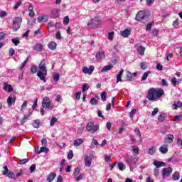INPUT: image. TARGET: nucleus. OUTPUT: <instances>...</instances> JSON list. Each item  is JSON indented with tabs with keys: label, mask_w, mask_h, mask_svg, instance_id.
Listing matches in <instances>:
<instances>
[{
	"label": "nucleus",
	"mask_w": 182,
	"mask_h": 182,
	"mask_svg": "<svg viewBox=\"0 0 182 182\" xmlns=\"http://www.w3.org/2000/svg\"><path fill=\"white\" fill-rule=\"evenodd\" d=\"M60 77V75H59V73H55L53 75V80L55 81V82H58L59 80Z\"/></svg>",
	"instance_id": "3c124183"
},
{
	"label": "nucleus",
	"mask_w": 182,
	"mask_h": 182,
	"mask_svg": "<svg viewBox=\"0 0 182 182\" xmlns=\"http://www.w3.org/2000/svg\"><path fill=\"white\" fill-rule=\"evenodd\" d=\"M11 42H13L15 46H18L21 43V41L18 38H12Z\"/></svg>",
	"instance_id": "c03bdc74"
},
{
	"label": "nucleus",
	"mask_w": 182,
	"mask_h": 182,
	"mask_svg": "<svg viewBox=\"0 0 182 182\" xmlns=\"http://www.w3.org/2000/svg\"><path fill=\"white\" fill-rule=\"evenodd\" d=\"M150 73H151V72H150V71H147V72L144 73L141 78V80H142V81L146 80V79H147V77H149V75H150Z\"/></svg>",
	"instance_id": "2f4dec72"
},
{
	"label": "nucleus",
	"mask_w": 182,
	"mask_h": 182,
	"mask_svg": "<svg viewBox=\"0 0 182 182\" xmlns=\"http://www.w3.org/2000/svg\"><path fill=\"white\" fill-rule=\"evenodd\" d=\"M48 151H49V149L46 148V146H42L38 153L41 154V153H48Z\"/></svg>",
	"instance_id": "72a5a7b5"
},
{
	"label": "nucleus",
	"mask_w": 182,
	"mask_h": 182,
	"mask_svg": "<svg viewBox=\"0 0 182 182\" xmlns=\"http://www.w3.org/2000/svg\"><path fill=\"white\" fill-rule=\"evenodd\" d=\"M31 72L33 74L36 73L38 72V66L32 65L31 68Z\"/></svg>",
	"instance_id": "ea45409f"
},
{
	"label": "nucleus",
	"mask_w": 182,
	"mask_h": 182,
	"mask_svg": "<svg viewBox=\"0 0 182 182\" xmlns=\"http://www.w3.org/2000/svg\"><path fill=\"white\" fill-rule=\"evenodd\" d=\"M171 84L173 85V87H176L177 86V83H178V82L177 81V78L176 77H173L171 80Z\"/></svg>",
	"instance_id": "a19ab883"
},
{
	"label": "nucleus",
	"mask_w": 182,
	"mask_h": 182,
	"mask_svg": "<svg viewBox=\"0 0 182 182\" xmlns=\"http://www.w3.org/2000/svg\"><path fill=\"white\" fill-rule=\"evenodd\" d=\"M102 23V21L99 18L95 17L94 19H91L90 21L87 23L88 26H93V27H97Z\"/></svg>",
	"instance_id": "6e6552de"
},
{
	"label": "nucleus",
	"mask_w": 182,
	"mask_h": 182,
	"mask_svg": "<svg viewBox=\"0 0 182 182\" xmlns=\"http://www.w3.org/2000/svg\"><path fill=\"white\" fill-rule=\"evenodd\" d=\"M124 72V70H121L119 74L117 75V83H119V82H122V76H123Z\"/></svg>",
	"instance_id": "5701e85b"
},
{
	"label": "nucleus",
	"mask_w": 182,
	"mask_h": 182,
	"mask_svg": "<svg viewBox=\"0 0 182 182\" xmlns=\"http://www.w3.org/2000/svg\"><path fill=\"white\" fill-rule=\"evenodd\" d=\"M37 76L46 83V76H48V69H46V62L45 60L41 61L40 64L38 65V71L37 72Z\"/></svg>",
	"instance_id": "f257e3e1"
},
{
	"label": "nucleus",
	"mask_w": 182,
	"mask_h": 182,
	"mask_svg": "<svg viewBox=\"0 0 182 182\" xmlns=\"http://www.w3.org/2000/svg\"><path fill=\"white\" fill-rule=\"evenodd\" d=\"M95 56L97 60L105 59V51H100Z\"/></svg>",
	"instance_id": "4be33fe9"
},
{
	"label": "nucleus",
	"mask_w": 182,
	"mask_h": 182,
	"mask_svg": "<svg viewBox=\"0 0 182 182\" xmlns=\"http://www.w3.org/2000/svg\"><path fill=\"white\" fill-rule=\"evenodd\" d=\"M86 130L87 132L91 133V134H95V133H96L97 130H99V125H95V124L92 122H88L86 125Z\"/></svg>",
	"instance_id": "7ed1b4c3"
},
{
	"label": "nucleus",
	"mask_w": 182,
	"mask_h": 182,
	"mask_svg": "<svg viewBox=\"0 0 182 182\" xmlns=\"http://www.w3.org/2000/svg\"><path fill=\"white\" fill-rule=\"evenodd\" d=\"M22 23V18L21 17H16L13 21V31L16 32L19 28H21V23Z\"/></svg>",
	"instance_id": "39448f33"
},
{
	"label": "nucleus",
	"mask_w": 182,
	"mask_h": 182,
	"mask_svg": "<svg viewBox=\"0 0 182 182\" xmlns=\"http://www.w3.org/2000/svg\"><path fill=\"white\" fill-rule=\"evenodd\" d=\"M173 173V169L171 168H164L162 170V177L163 178H166V177H168L170 174Z\"/></svg>",
	"instance_id": "1a4fd4ad"
},
{
	"label": "nucleus",
	"mask_w": 182,
	"mask_h": 182,
	"mask_svg": "<svg viewBox=\"0 0 182 182\" xmlns=\"http://www.w3.org/2000/svg\"><path fill=\"white\" fill-rule=\"evenodd\" d=\"M6 176H7V177H9V178H16L15 173H14V172L9 171Z\"/></svg>",
	"instance_id": "4d7b16f0"
},
{
	"label": "nucleus",
	"mask_w": 182,
	"mask_h": 182,
	"mask_svg": "<svg viewBox=\"0 0 182 182\" xmlns=\"http://www.w3.org/2000/svg\"><path fill=\"white\" fill-rule=\"evenodd\" d=\"M154 166H156V168H159L160 167H164V166H166V164L164 162L155 161H154Z\"/></svg>",
	"instance_id": "6ab92c4d"
},
{
	"label": "nucleus",
	"mask_w": 182,
	"mask_h": 182,
	"mask_svg": "<svg viewBox=\"0 0 182 182\" xmlns=\"http://www.w3.org/2000/svg\"><path fill=\"white\" fill-rule=\"evenodd\" d=\"M149 154H151V156H153L154 153H156V146L151 147L148 151Z\"/></svg>",
	"instance_id": "c9c22d12"
},
{
	"label": "nucleus",
	"mask_w": 182,
	"mask_h": 182,
	"mask_svg": "<svg viewBox=\"0 0 182 182\" xmlns=\"http://www.w3.org/2000/svg\"><path fill=\"white\" fill-rule=\"evenodd\" d=\"M164 95V91L163 90H156L154 88H151L147 95V99L149 100H156L157 97L159 99Z\"/></svg>",
	"instance_id": "f03ea898"
},
{
	"label": "nucleus",
	"mask_w": 182,
	"mask_h": 182,
	"mask_svg": "<svg viewBox=\"0 0 182 182\" xmlns=\"http://www.w3.org/2000/svg\"><path fill=\"white\" fill-rule=\"evenodd\" d=\"M157 113H159V108H155V109L153 110V112H152V113H151V115H152V116H156V114Z\"/></svg>",
	"instance_id": "774afa93"
},
{
	"label": "nucleus",
	"mask_w": 182,
	"mask_h": 182,
	"mask_svg": "<svg viewBox=\"0 0 182 182\" xmlns=\"http://www.w3.org/2000/svg\"><path fill=\"white\" fill-rule=\"evenodd\" d=\"M86 90H89V85L87 83L82 85V92H86Z\"/></svg>",
	"instance_id": "864d4df0"
},
{
	"label": "nucleus",
	"mask_w": 182,
	"mask_h": 182,
	"mask_svg": "<svg viewBox=\"0 0 182 182\" xmlns=\"http://www.w3.org/2000/svg\"><path fill=\"white\" fill-rule=\"evenodd\" d=\"M56 122H58V118L53 117L50 122V125L55 126V123H56Z\"/></svg>",
	"instance_id": "a18cd8bd"
},
{
	"label": "nucleus",
	"mask_w": 182,
	"mask_h": 182,
	"mask_svg": "<svg viewBox=\"0 0 182 182\" xmlns=\"http://www.w3.org/2000/svg\"><path fill=\"white\" fill-rule=\"evenodd\" d=\"M140 66H141V69H142L143 70H145V69H147V63H141Z\"/></svg>",
	"instance_id": "bf43d9fd"
},
{
	"label": "nucleus",
	"mask_w": 182,
	"mask_h": 182,
	"mask_svg": "<svg viewBox=\"0 0 182 182\" xmlns=\"http://www.w3.org/2000/svg\"><path fill=\"white\" fill-rule=\"evenodd\" d=\"M181 106H182V102L180 101H177V102H173L172 107L173 110H177L178 107H181Z\"/></svg>",
	"instance_id": "f3484780"
},
{
	"label": "nucleus",
	"mask_w": 182,
	"mask_h": 182,
	"mask_svg": "<svg viewBox=\"0 0 182 182\" xmlns=\"http://www.w3.org/2000/svg\"><path fill=\"white\" fill-rule=\"evenodd\" d=\"M42 106L43 109H48L49 110H53L55 107L53 105H52V102H50V99L48 97H45L43 99L42 102Z\"/></svg>",
	"instance_id": "20e7f679"
},
{
	"label": "nucleus",
	"mask_w": 182,
	"mask_h": 182,
	"mask_svg": "<svg viewBox=\"0 0 182 182\" xmlns=\"http://www.w3.org/2000/svg\"><path fill=\"white\" fill-rule=\"evenodd\" d=\"M172 178H173V180H174V181H177V180H178L180 178V173H178V172H175L172 175Z\"/></svg>",
	"instance_id": "473e14b6"
},
{
	"label": "nucleus",
	"mask_w": 182,
	"mask_h": 182,
	"mask_svg": "<svg viewBox=\"0 0 182 182\" xmlns=\"http://www.w3.org/2000/svg\"><path fill=\"white\" fill-rule=\"evenodd\" d=\"M15 55V49L14 48H11L9 49V56H14Z\"/></svg>",
	"instance_id": "0e129e2a"
},
{
	"label": "nucleus",
	"mask_w": 182,
	"mask_h": 182,
	"mask_svg": "<svg viewBox=\"0 0 182 182\" xmlns=\"http://www.w3.org/2000/svg\"><path fill=\"white\" fill-rule=\"evenodd\" d=\"M121 36H123V38H129V36H130V30L127 28L121 31Z\"/></svg>",
	"instance_id": "2eb2a0df"
},
{
	"label": "nucleus",
	"mask_w": 182,
	"mask_h": 182,
	"mask_svg": "<svg viewBox=\"0 0 182 182\" xmlns=\"http://www.w3.org/2000/svg\"><path fill=\"white\" fill-rule=\"evenodd\" d=\"M146 50V48L140 46L138 48V53L139 55H141V56H143V55H144V51Z\"/></svg>",
	"instance_id": "c85d7f7f"
},
{
	"label": "nucleus",
	"mask_w": 182,
	"mask_h": 182,
	"mask_svg": "<svg viewBox=\"0 0 182 182\" xmlns=\"http://www.w3.org/2000/svg\"><path fill=\"white\" fill-rule=\"evenodd\" d=\"M147 19V14L145 11H139L136 15V20L139 22H143Z\"/></svg>",
	"instance_id": "423d86ee"
},
{
	"label": "nucleus",
	"mask_w": 182,
	"mask_h": 182,
	"mask_svg": "<svg viewBox=\"0 0 182 182\" xmlns=\"http://www.w3.org/2000/svg\"><path fill=\"white\" fill-rule=\"evenodd\" d=\"M34 50H37V52H41L42 49H43V46L41 43H37L33 47Z\"/></svg>",
	"instance_id": "aec40b11"
},
{
	"label": "nucleus",
	"mask_w": 182,
	"mask_h": 182,
	"mask_svg": "<svg viewBox=\"0 0 182 182\" xmlns=\"http://www.w3.org/2000/svg\"><path fill=\"white\" fill-rule=\"evenodd\" d=\"M106 99H107V93L104 92L101 94V100H102V102H106Z\"/></svg>",
	"instance_id": "e433bc0d"
},
{
	"label": "nucleus",
	"mask_w": 182,
	"mask_h": 182,
	"mask_svg": "<svg viewBox=\"0 0 182 182\" xmlns=\"http://www.w3.org/2000/svg\"><path fill=\"white\" fill-rule=\"evenodd\" d=\"M48 21V16H41L38 17V22L41 23V22H46Z\"/></svg>",
	"instance_id": "393cba45"
},
{
	"label": "nucleus",
	"mask_w": 182,
	"mask_h": 182,
	"mask_svg": "<svg viewBox=\"0 0 182 182\" xmlns=\"http://www.w3.org/2000/svg\"><path fill=\"white\" fill-rule=\"evenodd\" d=\"M140 149H139V146H132V151L134 154H139V151Z\"/></svg>",
	"instance_id": "58836bf2"
},
{
	"label": "nucleus",
	"mask_w": 182,
	"mask_h": 182,
	"mask_svg": "<svg viewBox=\"0 0 182 182\" xmlns=\"http://www.w3.org/2000/svg\"><path fill=\"white\" fill-rule=\"evenodd\" d=\"M21 5H22V1H19L18 3H16L14 6V11H16V9H18V8H19V6H21Z\"/></svg>",
	"instance_id": "8fccbe9b"
},
{
	"label": "nucleus",
	"mask_w": 182,
	"mask_h": 182,
	"mask_svg": "<svg viewBox=\"0 0 182 182\" xmlns=\"http://www.w3.org/2000/svg\"><path fill=\"white\" fill-rule=\"evenodd\" d=\"M114 37V31H111V32L108 33L109 41H113Z\"/></svg>",
	"instance_id": "79ce46f5"
},
{
	"label": "nucleus",
	"mask_w": 182,
	"mask_h": 182,
	"mask_svg": "<svg viewBox=\"0 0 182 182\" xmlns=\"http://www.w3.org/2000/svg\"><path fill=\"white\" fill-rule=\"evenodd\" d=\"M95 159V155H85L84 161L85 167H90L92 166V160Z\"/></svg>",
	"instance_id": "0eeeda50"
},
{
	"label": "nucleus",
	"mask_w": 182,
	"mask_h": 182,
	"mask_svg": "<svg viewBox=\"0 0 182 182\" xmlns=\"http://www.w3.org/2000/svg\"><path fill=\"white\" fill-rule=\"evenodd\" d=\"M68 160H72L73 159V151L70 150L68 154Z\"/></svg>",
	"instance_id": "6e6d98bb"
},
{
	"label": "nucleus",
	"mask_w": 182,
	"mask_h": 182,
	"mask_svg": "<svg viewBox=\"0 0 182 182\" xmlns=\"http://www.w3.org/2000/svg\"><path fill=\"white\" fill-rule=\"evenodd\" d=\"M4 90H7L9 93H12V91L14 90V87H12V85L5 82L4 83Z\"/></svg>",
	"instance_id": "ddd939ff"
},
{
	"label": "nucleus",
	"mask_w": 182,
	"mask_h": 182,
	"mask_svg": "<svg viewBox=\"0 0 182 182\" xmlns=\"http://www.w3.org/2000/svg\"><path fill=\"white\" fill-rule=\"evenodd\" d=\"M56 39H62V35L60 34V31H58L55 34Z\"/></svg>",
	"instance_id": "338daca9"
},
{
	"label": "nucleus",
	"mask_w": 182,
	"mask_h": 182,
	"mask_svg": "<svg viewBox=\"0 0 182 182\" xmlns=\"http://www.w3.org/2000/svg\"><path fill=\"white\" fill-rule=\"evenodd\" d=\"M63 23L64 25H68V23H69V16H66L64 17Z\"/></svg>",
	"instance_id": "13d9d810"
},
{
	"label": "nucleus",
	"mask_w": 182,
	"mask_h": 182,
	"mask_svg": "<svg viewBox=\"0 0 182 182\" xmlns=\"http://www.w3.org/2000/svg\"><path fill=\"white\" fill-rule=\"evenodd\" d=\"M118 166V168L121 171H123L124 170H126V165H124V164H123L122 162H119L117 164Z\"/></svg>",
	"instance_id": "c756f323"
},
{
	"label": "nucleus",
	"mask_w": 182,
	"mask_h": 182,
	"mask_svg": "<svg viewBox=\"0 0 182 182\" xmlns=\"http://www.w3.org/2000/svg\"><path fill=\"white\" fill-rule=\"evenodd\" d=\"M136 135H138V137H139L140 140H141V134L140 133V129L139 128H136L134 130Z\"/></svg>",
	"instance_id": "603ef678"
},
{
	"label": "nucleus",
	"mask_w": 182,
	"mask_h": 182,
	"mask_svg": "<svg viewBox=\"0 0 182 182\" xmlns=\"http://www.w3.org/2000/svg\"><path fill=\"white\" fill-rule=\"evenodd\" d=\"M16 100V97H12V95H10L8 98H7V105L9 107H11V106H12V104L15 105V102Z\"/></svg>",
	"instance_id": "f8f14e48"
},
{
	"label": "nucleus",
	"mask_w": 182,
	"mask_h": 182,
	"mask_svg": "<svg viewBox=\"0 0 182 182\" xmlns=\"http://www.w3.org/2000/svg\"><path fill=\"white\" fill-rule=\"evenodd\" d=\"M127 79L129 82H132V79H133V75L130 71L127 72Z\"/></svg>",
	"instance_id": "4c0bfd02"
},
{
	"label": "nucleus",
	"mask_w": 182,
	"mask_h": 182,
	"mask_svg": "<svg viewBox=\"0 0 182 182\" xmlns=\"http://www.w3.org/2000/svg\"><path fill=\"white\" fill-rule=\"evenodd\" d=\"M112 68H113L112 65H105L102 68L101 72H102V73H105V72H107L108 70H111Z\"/></svg>",
	"instance_id": "b1692460"
},
{
	"label": "nucleus",
	"mask_w": 182,
	"mask_h": 182,
	"mask_svg": "<svg viewBox=\"0 0 182 182\" xmlns=\"http://www.w3.org/2000/svg\"><path fill=\"white\" fill-rule=\"evenodd\" d=\"M29 161V159H18V164H25Z\"/></svg>",
	"instance_id": "49530a36"
},
{
	"label": "nucleus",
	"mask_w": 182,
	"mask_h": 182,
	"mask_svg": "<svg viewBox=\"0 0 182 182\" xmlns=\"http://www.w3.org/2000/svg\"><path fill=\"white\" fill-rule=\"evenodd\" d=\"M55 177H56V173H50L49 176L47 178V181L48 182H52L53 180H55Z\"/></svg>",
	"instance_id": "412c9836"
},
{
	"label": "nucleus",
	"mask_w": 182,
	"mask_h": 182,
	"mask_svg": "<svg viewBox=\"0 0 182 182\" xmlns=\"http://www.w3.org/2000/svg\"><path fill=\"white\" fill-rule=\"evenodd\" d=\"M57 44L54 41H51L48 43V48L49 49H51V50H55L56 49Z\"/></svg>",
	"instance_id": "a878e982"
},
{
	"label": "nucleus",
	"mask_w": 182,
	"mask_h": 182,
	"mask_svg": "<svg viewBox=\"0 0 182 182\" xmlns=\"http://www.w3.org/2000/svg\"><path fill=\"white\" fill-rule=\"evenodd\" d=\"M83 143H84L83 139L80 138L74 141V146L75 147H79V146H80V144H83Z\"/></svg>",
	"instance_id": "a211bd4d"
},
{
	"label": "nucleus",
	"mask_w": 182,
	"mask_h": 182,
	"mask_svg": "<svg viewBox=\"0 0 182 182\" xmlns=\"http://www.w3.org/2000/svg\"><path fill=\"white\" fill-rule=\"evenodd\" d=\"M159 151L162 154H166L168 151V146L167 145H163L159 148Z\"/></svg>",
	"instance_id": "dca6fc26"
},
{
	"label": "nucleus",
	"mask_w": 182,
	"mask_h": 182,
	"mask_svg": "<svg viewBox=\"0 0 182 182\" xmlns=\"http://www.w3.org/2000/svg\"><path fill=\"white\" fill-rule=\"evenodd\" d=\"M137 161V158L135 156H129L127 159V163L129 166V167H132V166H134Z\"/></svg>",
	"instance_id": "9d476101"
},
{
	"label": "nucleus",
	"mask_w": 182,
	"mask_h": 182,
	"mask_svg": "<svg viewBox=\"0 0 182 182\" xmlns=\"http://www.w3.org/2000/svg\"><path fill=\"white\" fill-rule=\"evenodd\" d=\"M91 146H99V141H97V139H92Z\"/></svg>",
	"instance_id": "5fc2aeb1"
},
{
	"label": "nucleus",
	"mask_w": 182,
	"mask_h": 182,
	"mask_svg": "<svg viewBox=\"0 0 182 182\" xmlns=\"http://www.w3.org/2000/svg\"><path fill=\"white\" fill-rule=\"evenodd\" d=\"M32 114V112H28V114H25L23 117V119H21V124H23V123H26V122H28V119L29 117V116H31Z\"/></svg>",
	"instance_id": "cd10ccee"
},
{
	"label": "nucleus",
	"mask_w": 182,
	"mask_h": 182,
	"mask_svg": "<svg viewBox=\"0 0 182 182\" xmlns=\"http://www.w3.org/2000/svg\"><path fill=\"white\" fill-rule=\"evenodd\" d=\"M80 173V168L77 167L74 170L73 175L74 176V177H77V176H79Z\"/></svg>",
	"instance_id": "f704fd0d"
},
{
	"label": "nucleus",
	"mask_w": 182,
	"mask_h": 182,
	"mask_svg": "<svg viewBox=\"0 0 182 182\" xmlns=\"http://www.w3.org/2000/svg\"><path fill=\"white\" fill-rule=\"evenodd\" d=\"M33 126L36 129H38V127H41V121L39 119H36V120L33 121Z\"/></svg>",
	"instance_id": "7c9ffc66"
},
{
	"label": "nucleus",
	"mask_w": 182,
	"mask_h": 182,
	"mask_svg": "<svg viewBox=\"0 0 182 182\" xmlns=\"http://www.w3.org/2000/svg\"><path fill=\"white\" fill-rule=\"evenodd\" d=\"M28 107V101H25L23 105H21V112H23L24 109H26V107Z\"/></svg>",
	"instance_id": "de8ad7c7"
},
{
	"label": "nucleus",
	"mask_w": 182,
	"mask_h": 182,
	"mask_svg": "<svg viewBox=\"0 0 182 182\" xmlns=\"http://www.w3.org/2000/svg\"><path fill=\"white\" fill-rule=\"evenodd\" d=\"M98 102L99 101H97L96 98H91L90 101V103L94 106H96V105H97Z\"/></svg>",
	"instance_id": "37998d69"
},
{
	"label": "nucleus",
	"mask_w": 182,
	"mask_h": 182,
	"mask_svg": "<svg viewBox=\"0 0 182 182\" xmlns=\"http://www.w3.org/2000/svg\"><path fill=\"white\" fill-rule=\"evenodd\" d=\"M80 180H83V175L82 174H80L77 176H76L75 181L79 182V181H80Z\"/></svg>",
	"instance_id": "052dcab7"
},
{
	"label": "nucleus",
	"mask_w": 182,
	"mask_h": 182,
	"mask_svg": "<svg viewBox=\"0 0 182 182\" xmlns=\"http://www.w3.org/2000/svg\"><path fill=\"white\" fill-rule=\"evenodd\" d=\"M41 144H42V146H48V141L46 140V139L43 138V139L41 140Z\"/></svg>",
	"instance_id": "e2e57ef3"
},
{
	"label": "nucleus",
	"mask_w": 182,
	"mask_h": 182,
	"mask_svg": "<svg viewBox=\"0 0 182 182\" xmlns=\"http://www.w3.org/2000/svg\"><path fill=\"white\" fill-rule=\"evenodd\" d=\"M4 16H8V13L5 11H2L0 12V18H4Z\"/></svg>",
	"instance_id": "680f3d73"
},
{
	"label": "nucleus",
	"mask_w": 182,
	"mask_h": 182,
	"mask_svg": "<svg viewBox=\"0 0 182 182\" xmlns=\"http://www.w3.org/2000/svg\"><path fill=\"white\" fill-rule=\"evenodd\" d=\"M159 168H155L154 169V174L155 177H159Z\"/></svg>",
	"instance_id": "69168bd1"
},
{
	"label": "nucleus",
	"mask_w": 182,
	"mask_h": 182,
	"mask_svg": "<svg viewBox=\"0 0 182 182\" xmlns=\"http://www.w3.org/2000/svg\"><path fill=\"white\" fill-rule=\"evenodd\" d=\"M59 16V11L58 9H53L52 11L51 18H53V19H55V18H58Z\"/></svg>",
	"instance_id": "bb28decb"
},
{
	"label": "nucleus",
	"mask_w": 182,
	"mask_h": 182,
	"mask_svg": "<svg viewBox=\"0 0 182 182\" xmlns=\"http://www.w3.org/2000/svg\"><path fill=\"white\" fill-rule=\"evenodd\" d=\"M4 169L2 174L3 176H6L9 172V169H8V166H4Z\"/></svg>",
	"instance_id": "09e8293b"
},
{
	"label": "nucleus",
	"mask_w": 182,
	"mask_h": 182,
	"mask_svg": "<svg viewBox=\"0 0 182 182\" xmlns=\"http://www.w3.org/2000/svg\"><path fill=\"white\" fill-rule=\"evenodd\" d=\"M173 140H174V136L173 134L166 135L165 141H166V143H173Z\"/></svg>",
	"instance_id": "4468645a"
},
{
	"label": "nucleus",
	"mask_w": 182,
	"mask_h": 182,
	"mask_svg": "<svg viewBox=\"0 0 182 182\" xmlns=\"http://www.w3.org/2000/svg\"><path fill=\"white\" fill-rule=\"evenodd\" d=\"M93 70H95V66L90 65L89 68L84 67L82 68V73L87 75H92L93 73Z\"/></svg>",
	"instance_id": "9b49d317"
}]
</instances>
